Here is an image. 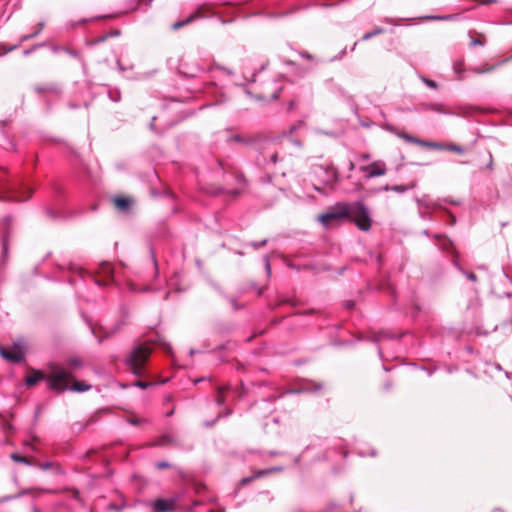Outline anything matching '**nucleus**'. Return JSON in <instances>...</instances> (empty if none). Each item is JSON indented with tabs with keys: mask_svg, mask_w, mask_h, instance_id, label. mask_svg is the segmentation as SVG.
I'll use <instances>...</instances> for the list:
<instances>
[{
	"mask_svg": "<svg viewBox=\"0 0 512 512\" xmlns=\"http://www.w3.org/2000/svg\"><path fill=\"white\" fill-rule=\"evenodd\" d=\"M82 367L83 362L77 357L70 358L64 365H51L47 375L48 387L57 392L66 391L69 382L75 378V372Z\"/></svg>",
	"mask_w": 512,
	"mask_h": 512,
	"instance_id": "nucleus-1",
	"label": "nucleus"
},
{
	"mask_svg": "<svg viewBox=\"0 0 512 512\" xmlns=\"http://www.w3.org/2000/svg\"><path fill=\"white\" fill-rule=\"evenodd\" d=\"M298 143L289 136H284L279 142L273 143V147L264 152L263 157L269 159V162L276 164L279 160H284L286 155L293 152Z\"/></svg>",
	"mask_w": 512,
	"mask_h": 512,
	"instance_id": "nucleus-2",
	"label": "nucleus"
},
{
	"mask_svg": "<svg viewBox=\"0 0 512 512\" xmlns=\"http://www.w3.org/2000/svg\"><path fill=\"white\" fill-rule=\"evenodd\" d=\"M318 220L326 228L332 227L334 224H339L344 221L350 220L349 204L338 203L331 207L326 213L318 216Z\"/></svg>",
	"mask_w": 512,
	"mask_h": 512,
	"instance_id": "nucleus-3",
	"label": "nucleus"
},
{
	"mask_svg": "<svg viewBox=\"0 0 512 512\" xmlns=\"http://www.w3.org/2000/svg\"><path fill=\"white\" fill-rule=\"evenodd\" d=\"M150 353V347L145 345H138L133 348L126 359V364L133 374L139 376L143 373Z\"/></svg>",
	"mask_w": 512,
	"mask_h": 512,
	"instance_id": "nucleus-4",
	"label": "nucleus"
},
{
	"mask_svg": "<svg viewBox=\"0 0 512 512\" xmlns=\"http://www.w3.org/2000/svg\"><path fill=\"white\" fill-rule=\"evenodd\" d=\"M350 220L362 231H369L372 219L368 207L363 202L349 204Z\"/></svg>",
	"mask_w": 512,
	"mask_h": 512,
	"instance_id": "nucleus-5",
	"label": "nucleus"
},
{
	"mask_svg": "<svg viewBox=\"0 0 512 512\" xmlns=\"http://www.w3.org/2000/svg\"><path fill=\"white\" fill-rule=\"evenodd\" d=\"M359 170L366 174V178L383 176L387 173V167L384 161L376 160L369 165L359 167Z\"/></svg>",
	"mask_w": 512,
	"mask_h": 512,
	"instance_id": "nucleus-6",
	"label": "nucleus"
},
{
	"mask_svg": "<svg viewBox=\"0 0 512 512\" xmlns=\"http://www.w3.org/2000/svg\"><path fill=\"white\" fill-rule=\"evenodd\" d=\"M0 355L10 362L17 363L24 359V350L19 343H14L9 349L0 345Z\"/></svg>",
	"mask_w": 512,
	"mask_h": 512,
	"instance_id": "nucleus-7",
	"label": "nucleus"
},
{
	"mask_svg": "<svg viewBox=\"0 0 512 512\" xmlns=\"http://www.w3.org/2000/svg\"><path fill=\"white\" fill-rule=\"evenodd\" d=\"M178 501V497L168 499L159 498L153 502L152 506L156 512H174Z\"/></svg>",
	"mask_w": 512,
	"mask_h": 512,
	"instance_id": "nucleus-8",
	"label": "nucleus"
},
{
	"mask_svg": "<svg viewBox=\"0 0 512 512\" xmlns=\"http://www.w3.org/2000/svg\"><path fill=\"white\" fill-rule=\"evenodd\" d=\"M27 192H28V195L26 197L18 195L17 192H16V187L13 186V187L9 188V191H8L7 195H4V196L0 197V200H5V201H24V200L28 199L30 197V195H31V190L29 188H27Z\"/></svg>",
	"mask_w": 512,
	"mask_h": 512,
	"instance_id": "nucleus-9",
	"label": "nucleus"
},
{
	"mask_svg": "<svg viewBox=\"0 0 512 512\" xmlns=\"http://www.w3.org/2000/svg\"><path fill=\"white\" fill-rule=\"evenodd\" d=\"M422 110H431L440 114H448L447 109L445 106L441 103H430V104H423L421 106Z\"/></svg>",
	"mask_w": 512,
	"mask_h": 512,
	"instance_id": "nucleus-10",
	"label": "nucleus"
},
{
	"mask_svg": "<svg viewBox=\"0 0 512 512\" xmlns=\"http://www.w3.org/2000/svg\"><path fill=\"white\" fill-rule=\"evenodd\" d=\"M417 203L419 204V211L422 217L424 216L423 208L430 209L434 207L433 202L428 198V196H423L421 198L416 199Z\"/></svg>",
	"mask_w": 512,
	"mask_h": 512,
	"instance_id": "nucleus-11",
	"label": "nucleus"
},
{
	"mask_svg": "<svg viewBox=\"0 0 512 512\" xmlns=\"http://www.w3.org/2000/svg\"><path fill=\"white\" fill-rule=\"evenodd\" d=\"M42 379H46L47 380V376H44L43 373L39 372V371H36L33 373V375H30L26 378L25 380V383L27 386H34L35 384H37L40 380Z\"/></svg>",
	"mask_w": 512,
	"mask_h": 512,
	"instance_id": "nucleus-12",
	"label": "nucleus"
},
{
	"mask_svg": "<svg viewBox=\"0 0 512 512\" xmlns=\"http://www.w3.org/2000/svg\"><path fill=\"white\" fill-rule=\"evenodd\" d=\"M91 389V385L86 384L85 382H75L71 385L69 382V388L67 390H71L73 392H86Z\"/></svg>",
	"mask_w": 512,
	"mask_h": 512,
	"instance_id": "nucleus-13",
	"label": "nucleus"
},
{
	"mask_svg": "<svg viewBox=\"0 0 512 512\" xmlns=\"http://www.w3.org/2000/svg\"><path fill=\"white\" fill-rule=\"evenodd\" d=\"M198 17H199V13L195 12V13L191 14L190 16H188L185 20L175 22L172 25V28L174 30L180 29V28L184 27L185 25L191 23L194 19H196Z\"/></svg>",
	"mask_w": 512,
	"mask_h": 512,
	"instance_id": "nucleus-14",
	"label": "nucleus"
},
{
	"mask_svg": "<svg viewBox=\"0 0 512 512\" xmlns=\"http://www.w3.org/2000/svg\"><path fill=\"white\" fill-rule=\"evenodd\" d=\"M384 33V29L381 28V27H376L374 30L370 31V32H367L365 33L363 36H362V40L363 41H367L369 39H371L372 37L374 36H377V35H380Z\"/></svg>",
	"mask_w": 512,
	"mask_h": 512,
	"instance_id": "nucleus-15",
	"label": "nucleus"
},
{
	"mask_svg": "<svg viewBox=\"0 0 512 512\" xmlns=\"http://www.w3.org/2000/svg\"><path fill=\"white\" fill-rule=\"evenodd\" d=\"M398 136H399L400 138L404 139L406 142L413 143V144H417V145H419V146H421V143H422V141H423V140H421V139H418V138L413 137V136H411V135H409V134H406V133H400V134H398Z\"/></svg>",
	"mask_w": 512,
	"mask_h": 512,
	"instance_id": "nucleus-16",
	"label": "nucleus"
},
{
	"mask_svg": "<svg viewBox=\"0 0 512 512\" xmlns=\"http://www.w3.org/2000/svg\"><path fill=\"white\" fill-rule=\"evenodd\" d=\"M114 203L118 208L122 210H126L130 206V201L127 198H115Z\"/></svg>",
	"mask_w": 512,
	"mask_h": 512,
	"instance_id": "nucleus-17",
	"label": "nucleus"
},
{
	"mask_svg": "<svg viewBox=\"0 0 512 512\" xmlns=\"http://www.w3.org/2000/svg\"><path fill=\"white\" fill-rule=\"evenodd\" d=\"M422 147L431 148V149H445V146L438 142H430V141H422Z\"/></svg>",
	"mask_w": 512,
	"mask_h": 512,
	"instance_id": "nucleus-18",
	"label": "nucleus"
},
{
	"mask_svg": "<svg viewBox=\"0 0 512 512\" xmlns=\"http://www.w3.org/2000/svg\"><path fill=\"white\" fill-rule=\"evenodd\" d=\"M10 457L15 462L23 463L25 465H31V461L27 457L21 456L16 453L11 454Z\"/></svg>",
	"mask_w": 512,
	"mask_h": 512,
	"instance_id": "nucleus-19",
	"label": "nucleus"
},
{
	"mask_svg": "<svg viewBox=\"0 0 512 512\" xmlns=\"http://www.w3.org/2000/svg\"><path fill=\"white\" fill-rule=\"evenodd\" d=\"M445 149H447L449 151H453V152L459 153V154H463L464 153V149L461 146L455 145V144L446 145Z\"/></svg>",
	"mask_w": 512,
	"mask_h": 512,
	"instance_id": "nucleus-20",
	"label": "nucleus"
},
{
	"mask_svg": "<svg viewBox=\"0 0 512 512\" xmlns=\"http://www.w3.org/2000/svg\"><path fill=\"white\" fill-rule=\"evenodd\" d=\"M8 239H9V230L7 229L2 241L3 254H7L8 252Z\"/></svg>",
	"mask_w": 512,
	"mask_h": 512,
	"instance_id": "nucleus-21",
	"label": "nucleus"
},
{
	"mask_svg": "<svg viewBox=\"0 0 512 512\" xmlns=\"http://www.w3.org/2000/svg\"><path fill=\"white\" fill-rule=\"evenodd\" d=\"M423 83H425L431 89H437L438 85L435 81L428 79L426 77H421Z\"/></svg>",
	"mask_w": 512,
	"mask_h": 512,
	"instance_id": "nucleus-22",
	"label": "nucleus"
},
{
	"mask_svg": "<svg viewBox=\"0 0 512 512\" xmlns=\"http://www.w3.org/2000/svg\"><path fill=\"white\" fill-rule=\"evenodd\" d=\"M26 493H27V491H23V492H21V493H19V494L15 495V496H5V497H3V498H0V503L6 502V501H10V500H13V499L18 498V497H20L21 495H24V494H26Z\"/></svg>",
	"mask_w": 512,
	"mask_h": 512,
	"instance_id": "nucleus-23",
	"label": "nucleus"
},
{
	"mask_svg": "<svg viewBox=\"0 0 512 512\" xmlns=\"http://www.w3.org/2000/svg\"><path fill=\"white\" fill-rule=\"evenodd\" d=\"M382 21L385 23H388V24H392V25H399L401 19L385 17V18H383Z\"/></svg>",
	"mask_w": 512,
	"mask_h": 512,
	"instance_id": "nucleus-24",
	"label": "nucleus"
},
{
	"mask_svg": "<svg viewBox=\"0 0 512 512\" xmlns=\"http://www.w3.org/2000/svg\"><path fill=\"white\" fill-rule=\"evenodd\" d=\"M390 189L392 191H395V192H398V193H402V192L407 191L408 187L404 186V185H395V186H392Z\"/></svg>",
	"mask_w": 512,
	"mask_h": 512,
	"instance_id": "nucleus-25",
	"label": "nucleus"
},
{
	"mask_svg": "<svg viewBox=\"0 0 512 512\" xmlns=\"http://www.w3.org/2000/svg\"><path fill=\"white\" fill-rule=\"evenodd\" d=\"M102 270H103V273H105L107 275H112V273H113L112 267L109 263L103 264Z\"/></svg>",
	"mask_w": 512,
	"mask_h": 512,
	"instance_id": "nucleus-26",
	"label": "nucleus"
},
{
	"mask_svg": "<svg viewBox=\"0 0 512 512\" xmlns=\"http://www.w3.org/2000/svg\"><path fill=\"white\" fill-rule=\"evenodd\" d=\"M266 243H267V239H264V240H262V241H260V242H252V243H251V245H252L255 249H258V248H260V247L265 246V245H266Z\"/></svg>",
	"mask_w": 512,
	"mask_h": 512,
	"instance_id": "nucleus-27",
	"label": "nucleus"
},
{
	"mask_svg": "<svg viewBox=\"0 0 512 512\" xmlns=\"http://www.w3.org/2000/svg\"><path fill=\"white\" fill-rule=\"evenodd\" d=\"M464 275L467 277V279H469L470 281H477V276L473 273V272H464Z\"/></svg>",
	"mask_w": 512,
	"mask_h": 512,
	"instance_id": "nucleus-28",
	"label": "nucleus"
},
{
	"mask_svg": "<svg viewBox=\"0 0 512 512\" xmlns=\"http://www.w3.org/2000/svg\"><path fill=\"white\" fill-rule=\"evenodd\" d=\"M53 463L52 462H45V463H41L39 464V467L42 469V470H48L52 467Z\"/></svg>",
	"mask_w": 512,
	"mask_h": 512,
	"instance_id": "nucleus-29",
	"label": "nucleus"
},
{
	"mask_svg": "<svg viewBox=\"0 0 512 512\" xmlns=\"http://www.w3.org/2000/svg\"><path fill=\"white\" fill-rule=\"evenodd\" d=\"M485 44V40H481V39H472L471 41V45L475 46V45H479V46H483Z\"/></svg>",
	"mask_w": 512,
	"mask_h": 512,
	"instance_id": "nucleus-30",
	"label": "nucleus"
},
{
	"mask_svg": "<svg viewBox=\"0 0 512 512\" xmlns=\"http://www.w3.org/2000/svg\"><path fill=\"white\" fill-rule=\"evenodd\" d=\"M43 27H44V22H39V23L37 24V28H36V30H35V32H34L35 37H36V36L41 32V30L43 29Z\"/></svg>",
	"mask_w": 512,
	"mask_h": 512,
	"instance_id": "nucleus-31",
	"label": "nucleus"
},
{
	"mask_svg": "<svg viewBox=\"0 0 512 512\" xmlns=\"http://www.w3.org/2000/svg\"><path fill=\"white\" fill-rule=\"evenodd\" d=\"M156 467L158 469H163V468L169 467V464L167 462H165V461H161V462H157L156 463Z\"/></svg>",
	"mask_w": 512,
	"mask_h": 512,
	"instance_id": "nucleus-32",
	"label": "nucleus"
},
{
	"mask_svg": "<svg viewBox=\"0 0 512 512\" xmlns=\"http://www.w3.org/2000/svg\"><path fill=\"white\" fill-rule=\"evenodd\" d=\"M110 97H111V99H112L113 101L117 102V101H119V99H120V94H119V92H117V91L115 92V94H113L112 92H110Z\"/></svg>",
	"mask_w": 512,
	"mask_h": 512,
	"instance_id": "nucleus-33",
	"label": "nucleus"
},
{
	"mask_svg": "<svg viewBox=\"0 0 512 512\" xmlns=\"http://www.w3.org/2000/svg\"><path fill=\"white\" fill-rule=\"evenodd\" d=\"M34 37H35V34H34V33L24 35V36H22V37H21V42H25V41H27V40H29V39L34 38Z\"/></svg>",
	"mask_w": 512,
	"mask_h": 512,
	"instance_id": "nucleus-34",
	"label": "nucleus"
},
{
	"mask_svg": "<svg viewBox=\"0 0 512 512\" xmlns=\"http://www.w3.org/2000/svg\"><path fill=\"white\" fill-rule=\"evenodd\" d=\"M434 18H435V19H440V20H451V19L456 18V15H447V16L434 17Z\"/></svg>",
	"mask_w": 512,
	"mask_h": 512,
	"instance_id": "nucleus-35",
	"label": "nucleus"
},
{
	"mask_svg": "<svg viewBox=\"0 0 512 512\" xmlns=\"http://www.w3.org/2000/svg\"><path fill=\"white\" fill-rule=\"evenodd\" d=\"M265 268H266L267 274L269 275L271 272V267H270L269 259L267 257L265 258Z\"/></svg>",
	"mask_w": 512,
	"mask_h": 512,
	"instance_id": "nucleus-36",
	"label": "nucleus"
},
{
	"mask_svg": "<svg viewBox=\"0 0 512 512\" xmlns=\"http://www.w3.org/2000/svg\"><path fill=\"white\" fill-rule=\"evenodd\" d=\"M140 422H141V420H140V419H138V418H136V417H133V418L129 419V423H130V424H133V425H137V424H139Z\"/></svg>",
	"mask_w": 512,
	"mask_h": 512,
	"instance_id": "nucleus-37",
	"label": "nucleus"
},
{
	"mask_svg": "<svg viewBox=\"0 0 512 512\" xmlns=\"http://www.w3.org/2000/svg\"><path fill=\"white\" fill-rule=\"evenodd\" d=\"M495 66H490L486 69H483V70H477V73H486V72H490L494 69Z\"/></svg>",
	"mask_w": 512,
	"mask_h": 512,
	"instance_id": "nucleus-38",
	"label": "nucleus"
},
{
	"mask_svg": "<svg viewBox=\"0 0 512 512\" xmlns=\"http://www.w3.org/2000/svg\"><path fill=\"white\" fill-rule=\"evenodd\" d=\"M360 159L362 161H367V160L370 159V155L369 154H363V155L360 156Z\"/></svg>",
	"mask_w": 512,
	"mask_h": 512,
	"instance_id": "nucleus-39",
	"label": "nucleus"
},
{
	"mask_svg": "<svg viewBox=\"0 0 512 512\" xmlns=\"http://www.w3.org/2000/svg\"><path fill=\"white\" fill-rule=\"evenodd\" d=\"M136 385L141 388H146L149 384L145 382H137Z\"/></svg>",
	"mask_w": 512,
	"mask_h": 512,
	"instance_id": "nucleus-40",
	"label": "nucleus"
},
{
	"mask_svg": "<svg viewBox=\"0 0 512 512\" xmlns=\"http://www.w3.org/2000/svg\"><path fill=\"white\" fill-rule=\"evenodd\" d=\"M301 56L304 57V58H307V59H311L312 58V56L310 54H308L307 52L301 53Z\"/></svg>",
	"mask_w": 512,
	"mask_h": 512,
	"instance_id": "nucleus-41",
	"label": "nucleus"
},
{
	"mask_svg": "<svg viewBox=\"0 0 512 512\" xmlns=\"http://www.w3.org/2000/svg\"><path fill=\"white\" fill-rule=\"evenodd\" d=\"M449 217H450V224L454 225L456 222V218L453 215H450Z\"/></svg>",
	"mask_w": 512,
	"mask_h": 512,
	"instance_id": "nucleus-42",
	"label": "nucleus"
},
{
	"mask_svg": "<svg viewBox=\"0 0 512 512\" xmlns=\"http://www.w3.org/2000/svg\"><path fill=\"white\" fill-rule=\"evenodd\" d=\"M492 166H493V161H492V155L490 154V161H489V163H488L487 167H488L489 169H492Z\"/></svg>",
	"mask_w": 512,
	"mask_h": 512,
	"instance_id": "nucleus-43",
	"label": "nucleus"
},
{
	"mask_svg": "<svg viewBox=\"0 0 512 512\" xmlns=\"http://www.w3.org/2000/svg\"><path fill=\"white\" fill-rule=\"evenodd\" d=\"M496 2V0H482L483 4L493 3Z\"/></svg>",
	"mask_w": 512,
	"mask_h": 512,
	"instance_id": "nucleus-44",
	"label": "nucleus"
},
{
	"mask_svg": "<svg viewBox=\"0 0 512 512\" xmlns=\"http://www.w3.org/2000/svg\"><path fill=\"white\" fill-rule=\"evenodd\" d=\"M354 169V163L352 161L349 162V170L352 171Z\"/></svg>",
	"mask_w": 512,
	"mask_h": 512,
	"instance_id": "nucleus-45",
	"label": "nucleus"
},
{
	"mask_svg": "<svg viewBox=\"0 0 512 512\" xmlns=\"http://www.w3.org/2000/svg\"><path fill=\"white\" fill-rule=\"evenodd\" d=\"M223 401H224V400H223L220 396H218V398H217V403H218V404H222V403H223Z\"/></svg>",
	"mask_w": 512,
	"mask_h": 512,
	"instance_id": "nucleus-46",
	"label": "nucleus"
},
{
	"mask_svg": "<svg viewBox=\"0 0 512 512\" xmlns=\"http://www.w3.org/2000/svg\"><path fill=\"white\" fill-rule=\"evenodd\" d=\"M68 53H69L70 55H72V56H76V55H77V53H76L75 51H68Z\"/></svg>",
	"mask_w": 512,
	"mask_h": 512,
	"instance_id": "nucleus-47",
	"label": "nucleus"
},
{
	"mask_svg": "<svg viewBox=\"0 0 512 512\" xmlns=\"http://www.w3.org/2000/svg\"><path fill=\"white\" fill-rule=\"evenodd\" d=\"M154 121H155V117L152 118V122L150 124L151 128H153V126H154Z\"/></svg>",
	"mask_w": 512,
	"mask_h": 512,
	"instance_id": "nucleus-48",
	"label": "nucleus"
},
{
	"mask_svg": "<svg viewBox=\"0 0 512 512\" xmlns=\"http://www.w3.org/2000/svg\"><path fill=\"white\" fill-rule=\"evenodd\" d=\"M39 491L40 492H50V490H48V489H40Z\"/></svg>",
	"mask_w": 512,
	"mask_h": 512,
	"instance_id": "nucleus-49",
	"label": "nucleus"
},
{
	"mask_svg": "<svg viewBox=\"0 0 512 512\" xmlns=\"http://www.w3.org/2000/svg\"><path fill=\"white\" fill-rule=\"evenodd\" d=\"M356 45H357V43L353 44V47L351 48L352 51L355 49Z\"/></svg>",
	"mask_w": 512,
	"mask_h": 512,
	"instance_id": "nucleus-50",
	"label": "nucleus"
},
{
	"mask_svg": "<svg viewBox=\"0 0 512 512\" xmlns=\"http://www.w3.org/2000/svg\"><path fill=\"white\" fill-rule=\"evenodd\" d=\"M29 53H30V51H29V50L24 51V54H25V55H28Z\"/></svg>",
	"mask_w": 512,
	"mask_h": 512,
	"instance_id": "nucleus-51",
	"label": "nucleus"
}]
</instances>
